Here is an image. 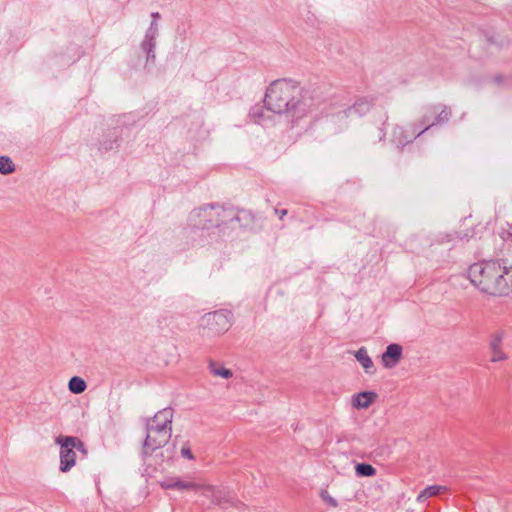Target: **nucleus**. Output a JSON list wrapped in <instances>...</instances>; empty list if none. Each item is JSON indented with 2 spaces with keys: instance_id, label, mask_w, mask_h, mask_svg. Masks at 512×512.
<instances>
[{
  "instance_id": "obj_14",
  "label": "nucleus",
  "mask_w": 512,
  "mask_h": 512,
  "mask_svg": "<svg viewBox=\"0 0 512 512\" xmlns=\"http://www.w3.org/2000/svg\"><path fill=\"white\" fill-rule=\"evenodd\" d=\"M354 356L367 374H374V363L370 356L368 355L367 349L365 347H361L360 349H358L354 353Z\"/></svg>"
},
{
  "instance_id": "obj_15",
  "label": "nucleus",
  "mask_w": 512,
  "mask_h": 512,
  "mask_svg": "<svg viewBox=\"0 0 512 512\" xmlns=\"http://www.w3.org/2000/svg\"><path fill=\"white\" fill-rule=\"evenodd\" d=\"M446 489L447 488L445 486H441V485H431V486H428V487H426L424 490H422L418 494L417 501L418 502H424L428 498L433 497V496H437L440 493L446 491Z\"/></svg>"
},
{
  "instance_id": "obj_24",
  "label": "nucleus",
  "mask_w": 512,
  "mask_h": 512,
  "mask_svg": "<svg viewBox=\"0 0 512 512\" xmlns=\"http://www.w3.org/2000/svg\"><path fill=\"white\" fill-rule=\"evenodd\" d=\"M432 121L430 119V116L425 114L418 122L413 124V127L417 129V131L422 130L425 128L428 124H431Z\"/></svg>"
},
{
  "instance_id": "obj_9",
  "label": "nucleus",
  "mask_w": 512,
  "mask_h": 512,
  "mask_svg": "<svg viewBox=\"0 0 512 512\" xmlns=\"http://www.w3.org/2000/svg\"><path fill=\"white\" fill-rule=\"evenodd\" d=\"M424 132H426V129L417 131V129L413 127V124L410 126L395 125L392 129L391 141L399 150H402Z\"/></svg>"
},
{
  "instance_id": "obj_7",
  "label": "nucleus",
  "mask_w": 512,
  "mask_h": 512,
  "mask_svg": "<svg viewBox=\"0 0 512 512\" xmlns=\"http://www.w3.org/2000/svg\"><path fill=\"white\" fill-rule=\"evenodd\" d=\"M233 314L229 310L221 309L207 313L202 317V325L213 335H221L229 330Z\"/></svg>"
},
{
  "instance_id": "obj_26",
  "label": "nucleus",
  "mask_w": 512,
  "mask_h": 512,
  "mask_svg": "<svg viewBox=\"0 0 512 512\" xmlns=\"http://www.w3.org/2000/svg\"><path fill=\"white\" fill-rule=\"evenodd\" d=\"M321 498L323 499V501H325L326 503H328L332 507H336L338 505L336 499L333 498L332 496H330L327 491H322L321 492Z\"/></svg>"
},
{
  "instance_id": "obj_8",
  "label": "nucleus",
  "mask_w": 512,
  "mask_h": 512,
  "mask_svg": "<svg viewBox=\"0 0 512 512\" xmlns=\"http://www.w3.org/2000/svg\"><path fill=\"white\" fill-rule=\"evenodd\" d=\"M203 495L210 498L213 503L227 508L228 506H234L238 509L244 506L243 503L234 498V496L225 489L216 488L210 485L203 486Z\"/></svg>"
},
{
  "instance_id": "obj_33",
  "label": "nucleus",
  "mask_w": 512,
  "mask_h": 512,
  "mask_svg": "<svg viewBox=\"0 0 512 512\" xmlns=\"http://www.w3.org/2000/svg\"><path fill=\"white\" fill-rule=\"evenodd\" d=\"M508 233L512 237V224H508Z\"/></svg>"
},
{
  "instance_id": "obj_5",
  "label": "nucleus",
  "mask_w": 512,
  "mask_h": 512,
  "mask_svg": "<svg viewBox=\"0 0 512 512\" xmlns=\"http://www.w3.org/2000/svg\"><path fill=\"white\" fill-rule=\"evenodd\" d=\"M55 443L60 445V466L61 472L70 471L76 464L75 449L84 455L87 454L86 447L81 439L75 436H58Z\"/></svg>"
},
{
  "instance_id": "obj_34",
  "label": "nucleus",
  "mask_w": 512,
  "mask_h": 512,
  "mask_svg": "<svg viewBox=\"0 0 512 512\" xmlns=\"http://www.w3.org/2000/svg\"><path fill=\"white\" fill-rule=\"evenodd\" d=\"M495 80H496V81H498V82H500V81H501V77H500V76H497V77H495Z\"/></svg>"
},
{
  "instance_id": "obj_17",
  "label": "nucleus",
  "mask_w": 512,
  "mask_h": 512,
  "mask_svg": "<svg viewBox=\"0 0 512 512\" xmlns=\"http://www.w3.org/2000/svg\"><path fill=\"white\" fill-rule=\"evenodd\" d=\"M86 382L78 376H73L68 383L69 390L74 394H81L86 390Z\"/></svg>"
},
{
  "instance_id": "obj_31",
  "label": "nucleus",
  "mask_w": 512,
  "mask_h": 512,
  "mask_svg": "<svg viewBox=\"0 0 512 512\" xmlns=\"http://www.w3.org/2000/svg\"><path fill=\"white\" fill-rule=\"evenodd\" d=\"M385 136H386V132H385L384 128H381V129L379 130V140H380V141L384 140V139H385Z\"/></svg>"
},
{
  "instance_id": "obj_35",
  "label": "nucleus",
  "mask_w": 512,
  "mask_h": 512,
  "mask_svg": "<svg viewBox=\"0 0 512 512\" xmlns=\"http://www.w3.org/2000/svg\"><path fill=\"white\" fill-rule=\"evenodd\" d=\"M387 120H388V116H387V114L385 113V120H384V123H383V124H385V123L387 122Z\"/></svg>"
},
{
  "instance_id": "obj_10",
  "label": "nucleus",
  "mask_w": 512,
  "mask_h": 512,
  "mask_svg": "<svg viewBox=\"0 0 512 512\" xmlns=\"http://www.w3.org/2000/svg\"><path fill=\"white\" fill-rule=\"evenodd\" d=\"M504 332L497 331L490 336L489 350L491 362H502L508 359L507 353L503 349Z\"/></svg>"
},
{
  "instance_id": "obj_28",
  "label": "nucleus",
  "mask_w": 512,
  "mask_h": 512,
  "mask_svg": "<svg viewBox=\"0 0 512 512\" xmlns=\"http://www.w3.org/2000/svg\"><path fill=\"white\" fill-rule=\"evenodd\" d=\"M275 213L279 216V218L282 220L284 218V216L287 215V210L286 209H278V208H275L274 209Z\"/></svg>"
},
{
  "instance_id": "obj_18",
  "label": "nucleus",
  "mask_w": 512,
  "mask_h": 512,
  "mask_svg": "<svg viewBox=\"0 0 512 512\" xmlns=\"http://www.w3.org/2000/svg\"><path fill=\"white\" fill-rule=\"evenodd\" d=\"M356 474L363 477H371L376 474V469L367 463H359L355 467Z\"/></svg>"
},
{
  "instance_id": "obj_30",
  "label": "nucleus",
  "mask_w": 512,
  "mask_h": 512,
  "mask_svg": "<svg viewBox=\"0 0 512 512\" xmlns=\"http://www.w3.org/2000/svg\"><path fill=\"white\" fill-rule=\"evenodd\" d=\"M149 29L150 30H155L158 32V23L156 21H152L150 26H149Z\"/></svg>"
},
{
  "instance_id": "obj_13",
  "label": "nucleus",
  "mask_w": 512,
  "mask_h": 512,
  "mask_svg": "<svg viewBox=\"0 0 512 512\" xmlns=\"http://www.w3.org/2000/svg\"><path fill=\"white\" fill-rule=\"evenodd\" d=\"M430 114H436L434 121L431 124H428L424 129L428 131L431 127L437 124H443L448 122L451 116V111L445 105H434L429 110Z\"/></svg>"
},
{
  "instance_id": "obj_1",
  "label": "nucleus",
  "mask_w": 512,
  "mask_h": 512,
  "mask_svg": "<svg viewBox=\"0 0 512 512\" xmlns=\"http://www.w3.org/2000/svg\"><path fill=\"white\" fill-rule=\"evenodd\" d=\"M264 104L267 110L297 122L319 110L324 101L315 89H305L297 81L283 78L269 84Z\"/></svg>"
},
{
  "instance_id": "obj_27",
  "label": "nucleus",
  "mask_w": 512,
  "mask_h": 512,
  "mask_svg": "<svg viewBox=\"0 0 512 512\" xmlns=\"http://www.w3.org/2000/svg\"><path fill=\"white\" fill-rule=\"evenodd\" d=\"M158 35V32L155 30H150L149 28L146 31L145 37L146 39L154 40L156 41V37Z\"/></svg>"
},
{
  "instance_id": "obj_12",
  "label": "nucleus",
  "mask_w": 512,
  "mask_h": 512,
  "mask_svg": "<svg viewBox=\"0 0 512 512\" xmlns=\"http://www.w3.org/2000/svg\"><path fill=\"white\" fill-rule=\"evenodd\" d=\"M377 397V393L373 391L360 392L352 396L351 405L355 409H366L377 399Z\"/></svg>"
},
{
  "instance_id": "obj_32",
  "label": "nucleus",
  "mask_w": 512,
  "mask_h": 512,
  "mask_svg": "<svg viewBox=\"0 0 512 512\" xmlns=\"http://www.w3.org/2000/svg\"><path fill=\"white\" fill-rule=\"evenodd\" d=\"M151 17L153 18V21L157 22V20L160 18V14L158 12H153Z\"/></svg>"
},
{
  "instance_id": "obj_22",
  "label": "nucleus",
  "mask_w": 512,
  "mask_h": 512,
  "mask_svg": "<svg viewBox=\"0 0 512 512\" xmlns=\"http://www.w3.org/2000/svg\"><path fill=\"white\" fill-rule=\"evenodd\" d=\"M174 486H175V489H178V490H203V486L204 485H200L198 483H195V482H187V481H182V480H175L174 481Z\"/></svg>"
},
{
  "instance_id": "obj_6",
  "label": "nucleus",
  "mask_w": 512,
  "mask_h": 512,
  "mask_svg": "<svg viewBox=\"0 0 512 512\" xmlns=\"http://www.w3.org/2000/svg\"><path fill=\"white\" fill-rule=\"evenodd\" d=\"M225 212V208L219 204H207L193 210L190 214V221L201 229H208L212 226L219 227L224 223L222 216Z\"/></svg>"
},
{
  "instance_id": "obj_29",
  "label": "nucleus",
  "mask_w": 512,
  "mask_h": 512,
  "mask_svg": "<svg viewBox=\"0 0 512 512\" xmlns=\"http://www.w3.org/2000/svg\"><path fill=\"white\" fill-rule=\"evenodd\" d=\"M174 481L175 480H167L162 484V486L166 489H175Z\"/></svg>"
},
{
  "instance_id": "obj_20",
  "label": "nucleus",
  "mask_w": 512,
  "mask_h": 512,
  "mask_svg": "<svg viewBox=\"0 0 512 512\" xmlns=\"http://www.w3.org/2000/svg\"><path fill=\"white\" fill-rule=\"evenodd\" d=\"M235 220L239 221L241 226L248 227L254 222V215L250 211L240 210Z\"/></svg>"
},
{
  "instance_id": "obj_19",
  "label": "nucleus",
  "mask_w": 512,
  "mask_h": 512,
  "mask_svg": "<svg viewBox=\"0 0 512 512\" xmlns=\"http://www.w3.org/2000/svg\"><path fill=\"white\" fill-rule=\"evenodd\" d=\"M15 171L13 161L7 156H0V173L3 175L11 174Z\"/></svg>"
},
{
  "instance_id": "obj_3",
  "label": "nucleus",
  "mask_w": 512,
  "mask_h": 512,
  "mask_svg": "<svg viewBox=\"0 0 512 512\" xmlns=\"http://www.w3.org/2000/svg\"><path fill=\"white\" fill-rule=\"evenodd\" d=\"M173 409L166 407L158 411L146 421V437L143 441L141 456H151L156 450L164 447L172 435Z\"/></svg>"
},
{
  "instance_id": "obj_11",
  "label": "nucleus",
  "mask_w": 512,
  "mask_h": 512,
  "mask_svg": "<svg viewBox=\"0 0 512 512\" xmlns=\"http://www.w3.org/2000/svg\"><path fill=\"white\" fill-rule=\"evenodd\" d=\"M402 346L396 343L389 344L382 354V364L387 369L394 368L402 359Z\"/></svg>"
},
{
  "instance_id": "obj_4",
  "label": "nucleus",
  "mask_w": 512,
  "mask_h": 512,
  "mask_svg": "<svg viewBox=\"0 0 512 512\" xmlns=\"http://www.w3.org/2000/svg\"><path fill=\"white\" fill-rule=\"evenodd\" d=\"M376 100L377 98L374 95L358 97L348 108L327 114V122L334 126L335 133L341 132L349 126L350 117L366 115L375 105Z\"/></svg>"
},
{
  "instance_id": "obj_21",
  "label": "nucleus",
  "mask_w": 512,
  "mask_h": 512,
  "mask_svg": "<svg viewBox=\"0 0 512 512\" xmlns=\"http://www.w3.org/2000/svg\"><path fill=\"white\" fill-rule=\"evenodd\" d=\"M155 45H156V41H154V40L144 38V40L142 41L141 47H142L143 51H145L147 53V61L155 59V52H154Z\"/></svg>"
},
{
  "instance_id": "obj_2",
  "label": "nucleus",
  "mask_w": 512,
  "mask_h": 512,
  "mask_svg": "<svg viewBox=\"0 0 512 512\" xmlns=\"http://www.w3.org/2000/svg\"><path fill=\"white\" fill-rule=\"evenodd\" d=\"M508 276H510V267L498 261L474 263L468 270L471 283L490 295L503 296L510 292Z\"/></svg>"
},
{
  "instance_id": "obj_16",
  "label": "nucleus",
  "mask_w": 512,
  "mask_h": 512,
  "mask_svg": "<svg viewBox=\"0 0 512 512\" xmlns=\"http://www.w3.org/2000/svg\"><path fill=\"white\" fill-rule=\"evenodd\" d=\"M209 370L210 372L214 375V376H217V377H221V378H224V379H229L233 376V373L230 369H227L225 368L224 366L222 365H219L217 364L216 362L214 361H209Z\"/></svg>"
},
{
  "instance_id": "obj_25",
  "label": "nucleus",
  "mask_w": 512,
  "mask_h": 512,
  "mask_svg": "<svg viewBox=\"0 0 512 512\" xmlns=\"http://www.w3.org/2000/svg\"><path fill=\"white\" fill-rule=\"evenodd\" d=\"M180 453L183 458H186L188 460H194V455L191 451L189 442L184 443V445L181 448Z\"/></svg>"
},
{
  "instance_id": "obj_23",
  "label": "nucleus",
  "mask_w": 512,
  "mask_h": 512,
  "mask_svg": "<svg viewBox=\"0 0 512 512\" xmlns=\"http://www.w3.org/2000/svg\"><path fill=\"white\" fill-rule=\"evenodd\" d=\"M249 117L256 123H261L264 117V107L255 105L250 109Z\"/></svg>"
}]
</instances>
